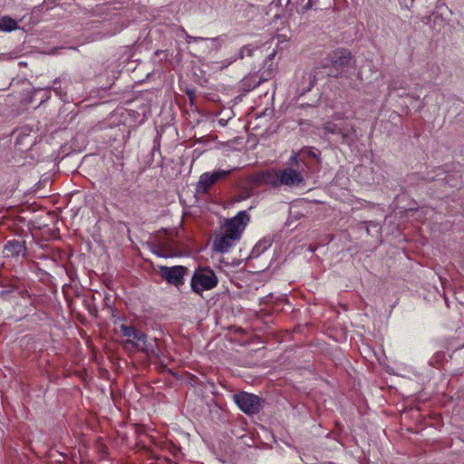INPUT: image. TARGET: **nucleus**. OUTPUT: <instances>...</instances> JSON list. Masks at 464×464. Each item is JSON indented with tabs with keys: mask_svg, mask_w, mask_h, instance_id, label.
<instances>
[{
	"mask_svg": "<svg viewBox=\"0 0 464 464\" xmlns=\"http://www.w3.org/2000/svg\"><path fill=\"white\" fill-rule=\"evenodd\" d=\"M355 60L350 50L345 48H337L332 51L326 57V62L321 67H315L311 72H304L301 76L302 82L298 89L301 95L309 92L314 86L316 76L320 70L329 69L328 76L339 77L344 69Z\"/></svg>",
	"mask_w": 464,
	"mask_h": 464,
	"instance_id": "nucleus-1",
	"label": "nucleus"
},
{
	"mask_svg": "<svg viewBox=\"0 0 464 464\" xmlns=\"http://www.w3.org/2000/svg\"><path fill=\"white\" fill-rule=\"evenodd\" d=\"M121 333L126 338L122 342V345L128 352H140L148 357L156 354V340L148 342L143 332L131 325L121 324Z\"/></svg>",
	"mask_w": 464,
	"mask_h": 464,
	"instance_id": "nucleus-2",
	"label": "nucleus"
},
{
	"mask_svg": "<svg viewBox=\"0 0 464 464\" xmlns=\"http://www.w3.org/2000/svg\"><path fill=\"white\" fill-rule=\"evenodd\" d=\"M324 135H336L340 137V142L352 145L357 140V134L354 125L347 121H327L323 127Z\"/></svg>",
	"mask_w": 464,
	"mask_h": 464,
	"instance_id": "nucleus-3",
	"label": "nucleus"
},
{
	"mask_svg": "<svg viewBox=\"0 0 464 464\" xmlns=\"http://www.w3.org/2000/svg\"><path fill=\"white\" fill-rule=\"evenodd\" d=\"M218 284V277L214 271L208 267L198 268L194 272L191 278V288L198 295L205 290L215 287Z\"/></svg>",
	"mask_w": 464,
	"mask_h": 464,
	"instance_id": "nucleus-4",
	"label": "nucleus"
},
{
	"mask_svg": "<svg viewBox=\"0 0 464 464\" xmlns=\"http://www.w3.org/2000/svg\"><path fill=\"white\" fill-rule=\"evenodd\" d=\"M234 401L246 414L257 413L262 409V399L257 395L242 392L234 395Z\"/></svg>",
	"mask_w": 464,
	"mask_h": 464,
	"instance_id": "nucleus-5",
	"label": "nucleus"
},
{
	"mask_svg": "<svg viewBox=\"0 0 464 464\" xmlns=\"http://www.w3.org/2000/svg\"><path fill=\"white\" fill-rule=\"evenodd\" d=\"M249 220L250 217L246 211H240L236 217L226 219L223 228L226 232L229 233L239 240L241 234Z\"/></svg>",
	"mask_w": 464,
	"mask_h": 464,
	"instance_id": "nucleus-6",
	"label": "nucleus"
},
{
	"mask_svg": "<svg viewBox=\"0 0 464 464\" xmlns=\"http://www.w3.org/2000/svg\"><path fill=\"white\" fill-rule=\"evenodd\" d=\"M249 220L250 217L246 211H240L236 217L226 219L223 228L226 232L229 233L239 240L241 234Z\"/></svg>",
	"mask_w": 464,
	"mask_h": 464,
	"instance_id": "nucleus-7",
	"label": "nucleus"
},
{
	"mask_svg": "<svg viewBox=\"0 0 464 464\" xmlns=\"http://www.w3.org/2000/svg\"><path fill=\"white\" fill-rule=\"evenodd\" d=\"M231 173V170H217L213 173H204L200 176L197 183V192L206 194L209 191L210 188L218 181L227 179Z\"/></svg>",
	"mask_w": 464,
	"mask_h": 464,
	"instance_id": "nucleus-8",
	"label": "nucleus"
},
{
	"mask_svg": "<svg viewBox=\"0 0 464 464\" xmlns=\"http://www.w3.org/2000/svg\"><path fill=\"white\" fill-rule=\"evenodd\" d=\"M302 185H304V178L300 170L291 167L279 169V187L293 188Z\"/></svg>",
	"mask_w": 464,
	"mask_h": 464,
	"instance_id": "nucleus-9",
	"label": "nucleus"
},
{
	"mask_svg": "<svg viewBox=\"0 0 464 464\" xmlns=\"http://www.w3.org/2000/svg\"><path fill=\"white\" fill-rule=\"evenodd\" d=\"M187 271L188 268L181 266H176L172 267L160 266V274L162 279L176 286L183 285V277Z\"/></svg>",
	"mask_w": 464,
	"mask_h": 464,
	"instance_id": "nucleus-10",
	"label": "nucleus"
},
{
	"mask_svg": "<svg viewBox=\"0 0 464 464\" xmlns=\"http://www.w3.org/2000/svg\"><path fill=\"white\" fill-rule=\"evenodd\" d=\"M238 239L224 230L221 236H217L213 242L215 251L219 253L227 252Z\"/></svg>",
	"mask_w": 464,
	"mask_h": 464,
	"instance_id": "nucleus-11",
	"label": "nucleus"
},
{
	"mask_svg": "<svg viewBox=\"0 0 464 464\" xmlns=\"http://www.w3.org/2000/svg\"><path fill=\"white\" fill-rule=\"evenodd\" d=\"M25 252L24 241L21 240H10L4 247V255L6 257H16L20 254Z\"/></svg>",
	"mask_w": 464,
	"mask_h": 464,
	"instance_id": "nucleus-12",
	"label": "nucleus"
},
{
	"mask_svg": "<svg viewBox=\"0 0 464 464\" xmlns=\"http://www.w3.org/2000/svg\"><path fill=\"white\" fill-rule=\"evenodd\" d=\"M265 182L275 188H279V169L266 170Z\"/></svg>",
	"mask_w": 464,
	"mask_h": 464,
	"instance_id": "nucleus-13",
	"label": "nucleus"
},
{
	"mask_svg": "<svg viewBox=\"0 0 464 464\" xmlns=\"http://www.w3.org/2000/svg\"><path fill=\"white\" fill-rule=\"evenodd\" d=\"M17 22L10 16H3L0 18V30L3 31H13L17 28Z\"/></svg>",
	"mask_w": 464,
	"mask_h": 464,
	"instance_id": "nucleus-14",
	"label": "nucleus"
},
{
	"mask_svg": "<svg viewBox=\"0 0 464 464\" xmlns=\"http://www.w3.org/2000/svg\"><path fill=\"white\" fill-rule=\"evenodd\" d=\"M266 170L256 173L249 178V181L256 187L266 185Z\"/></svg>",
	"mask_w": 464,
	"mask_h": 464,
	"instance_id": "nucleus-15",
	"label": "nucleus"
},
{
	"mask_svg": "<svg viewBox=\"0 0 464 464\" xmlns=\"http://www.w3.org/2000/svg\"><path fill=\"white\" fill-rule=\"evenodd\" d=\"M246 54L247 56H250L251 55V50L247 47H245L241 50V55L242 57Z\"/></svg>",
	"mask_w": 464,
	"mask_h": 464,
	"instance_id": "nucleus-16",
	"label": "nucleus"
},
{
	"mask_svg": "<svg viewBox=\"0 0 464 464\" xmlns=\"http://www.w3.org/2000/svg\"><path fill=\"white\" fill-rule=\"evenodd\" d=\"M251 194H252L251 192H248L246 196L242 197L241 198H248V197H250Z\"/></svg>",
	"mask_w": 464,
	"mask_h": 464,
	"instance_id": "nucleus-17",
	"label": "nucleus"
},
{
	"mask_svg": "<svg viewBox=\"0 0 464 464\" xmlns=\"http://www.w3.org/2000/svg\"><path fill=\"white\" fill-rule=\"evenodd\" d=\"M188 39H193V40H195V41L198 39V38H196V37H192V36H188ZM189 41H190V40H188V42H189Z\"/></svg>",
	"mask_w": 464,
	"mask_h": 464,
	"instance_id": "nucleus-18",
	"label": "nucleus"
},
{
	"mask_svg": "<svg viewBox=\"0 0 464 464\" xmlns=\"http://www.w3.org/2000/svg\"><path fill=\"white\" fill-rule=\"evenodd\" d=\"M274 56H275V53H271V54L269 55L270 59H272Z\"/></svg>",
	"mask_w": 464,
	"mask_h": 464,
	"instance_id": "nucleus-19",
	"label": "nucleus"
}]
</instances>
